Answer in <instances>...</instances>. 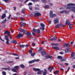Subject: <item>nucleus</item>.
Here are the masks:
<instances>
[{
    "mask_svg": "<svg viewBox=\"0 0 75 75\" xmlns=\"http://www.w3.org/2000/svg\"><path fill=\"white\" fill-rule=\"evenodd\" d=\"M71 24V22L70 21H68V20H67L65 23V25H61V27H65L66 26V25H69Z\"/></svg>",
    "mask_w": 75,
    "mask_h": 75,
    "instance_id": "6",
    "label": "nucleus"
},
{
    "mask_svg": "<svg viewBox=\"0 0 75 75\" xmlns=\"http://www.w3.org/2000/svg\"><path fill=\"white\" fill-rule=\"evenodd\" d=\"M51 45H54L55 46H59V44L58 43H56L55 44L52 43Z\"/></svg>",
    "mask_w": 75,
    "mask_h": 75,
    "instance_id": "24",
    "label": "nucleus"
},
{
    "mask_svg": "<svg viewBox=\"0 0 75 75\" xmlns=\"http://www.w3.org/2000/svg\"><path fill=\"white\" fill-rule=\"evenodd\" d=\"M57 58L58 59H62V57H61V56H58Z\"/></svg>",
    "mask_w": 75,
    "mask_h": 75,
    "instance_id": "35",
    "label": "nucleus"
},
{
    "mask_svg": "<svg viewBox=\"0 0 75 75\" xmlns=\"http://www.w3.org/2000/svg\"><path fill=\"white\" fill-rule=\"evenodd\" d=\"M12 55H14L15 56H18V54H17L13 53L12 54Z\"/></svg>",
    "mask_w": 75,
    "mask_h": 75,
    "instance_id": "42",
    "label": "nucleus"
},
{
    "mask_svg": "<svg viewBox=\"0 0 75 75\" xmlns=\"http://www.w3.org/2000/svg\"><path fill=\"white\" fill-rule=\"evenodd\" d=\"M73 27V25L71 24L69 25V28L70 29H72V28Z\"/></svg>",
    "mask_w": 75,
    "mask_h": 75,
    "instance_id": "34",
    "label": "nucleus"
},
{
    "mask_svg": "<svg viewBox=\"0 0 75 75\" xmlns=\"http://www.w3.org/2000/svg\"><path fill=\"white\" fill-rule=\"evenodd\" d=\"M47 70L46 69H44V71L43 72V75H47Z\"/></svg>",
    "mask_w": 75,
    "mask_h": 75,
    "instance_id": "19",
    "label": "nucleus"
},
{
    "mask_svg": "<svg viewBox=\"0 0 75 75\" xmlns=\"http://www.w3.org/2000/svg\"><path fill=\"white\" fill-rule=\"evenodd\" d=\"M71 6H75V4H71Z\"/></svg>",
    "mask_w": 75,
    "mask_h": 75,
    "instance_id": "49",
    "label": "nucleus"
},
{
    "mask_svg": "<svg viewBox=\"0 0 75 75\" xmlns=\"http://www.w3.org/2000/svg\"><path fill=\"white\" fill-rule=\"evenodd\" d=\"M54 69V67L51 68V69L50 70V72H52V69Z\"/></svg>",
    "mask_w": 75,
    "mask_h": 75,
    "instance_id": "52",
    "label": "nucleus"
},
{
    "mask_svg": "<svg viewBox=\"0 0 75 75\" xmlns=\"http://www.w3.org/2000/svg\"><path fill=\"white\" fill-rule=\"evenodd\" d=\"M70 51L71 49H67L65 51V53H68V52H70Z\"/></svg>",
    "mask_w": 75,
    "mask_h": 75,
    "instance_id": "20",
    "label": "nucleus"
},
{
    "mask_svg": "<svg viewBox=\"0 0 75 75\" xmlns=\"http://www.w3.org/2000/svg\"><path fill=\"white\" fill-rule=\"evenodd\" d=\"M25 46V47L27 48V47H29V45H26Z\"/></svg>",
    "mask_w": 75,
    "mask_h": 75,
    "instance_id": "58",
    "label": "nucleus"
},
{
    "mask_svg": "<svg viewBox=\"0 0 75 75\" xmlns=\"http://www.w3.org/2000/svg\"><path fill=\"white\" fill-rule=\"evenodd\" d=\"M20 67L21 68H25V66L24 64H22L20 65Z\"/></svg>",
    "mask_w": 75,
    "mask_h": 75,
    "instance_id": "33",
    "label": "nucleus"
},
{
    "mask_svg": "<svg viewBox=\"0 0 75 75\" xmlns=\"http://www.w3.org/2000/svg\"><path fill=\"white\" fill-rule=\"evenodd\" d=\"M2 69L4 70H6V68H2Z\"/></svg>",
    "mask_w": 75,
    "mask_h": 75,
    "instance_id": "64",
    "label": "nucleus"
},
{
    "mask_svg": "<svg viewBox=\"0 0 75 75\" xmlns=\"http://www.w3.org/2000/svg\"><path fill=\"white\" fill-rule=\"evenodd\" d=\"M59 22V19L58 18H56L54 20V24H57Z\"/></svg>",
    "mask_w": 75,
    "mask_h": 75,
    "instance_id": "14",
    "label": "nucleus"
},
{
    "mask_svg": "<svg viewBox=\"0 0 75 75\" xmlns=\"http://www.w3.org/2000/svg\"><path fill=\"white\" fill-rule=\"evenodd\" d=\"M33 69L34 70V71H38V72L37 74H41L42 73V71H40V69H39L33 68Z\"/></svg>",
    "mask_w": 75,
    "mask_h": 75,
    "instance_id": "2",
    "label": "nucleus"
},
{
    "mask_svg": "<svg viewBox=\"0 0 75 75\" xmlns=\"http://www.w3.org/2000/svg\"><path fill=\"white\" fill-rule=\"evenodd\" d=\"M4 35L7 34L9 37H10V33L8 30H6L5 31L4 33Z\"/></svg>",
    "mask_w": 75,
    "mask_h": 75,
    "instance_id": "11",
    "label": "nucleus"
},
{
    "mask_svg": "<svg viewBox=\"0 0 75 75\" xmlns=\"http://www.w3.org/2000/svg\"><path fill=\"white\" fill-rule=\"evenodd\" d=\"M6 17V15L5 13H4L3 14V15L1 17V19H4L5 17Z\"/></svg>",
    "mask_w": 75,
    "mask_h": 75,
    "instance_id": "25",
    "label": "nucleus"
},
{
    "mask_svg": "<svg viewBox=\"0 0 75 75\" xmlns=\"http://www.w3.org/2000/svg\"><path fill=\"white\" fill-rule=\"evenodd\" d=\"M32 34L34 35V36H35V33L34 32H32Z\"/></svg>",
    "mask_w": 75,
    "mask_h": 75,
    "instance_id": "63",
    "label": "nucleus"
},
{
    "mask_svg": "<svg viewBox=\"0 0 75 75\" xmlns=\"http://www.w3.org/2000/svg\"><path fill=\"white\" fill-rule=\"evenodd\" d=\"M24 11H25V10L24 9H23L22 10V13L23 14H25Z\"/></svg>",
    "mask_w": 75,
    "mask_h": 75,
    "instance_id": "45",
    "label": "nucleus"
},
{
    "mask_svg": "<svg viewBox=\"0 0 75 75\" xmlns=\"http://www.w3.org/2000/svg\"><path fill=\"white\" fill-rule=\"evenodd\" d=\"M69 69H70V67H69L67 70L66 71V73H67V72H68L69 71Z\"/></svg>",
    "mask_w": 75,
    "mask_h": 75,
    "instance_id": "53",
    "label": "nucleus"
},
{
    "mask_svg": "<svg viewBox=\"0 0 75 75\" xmlns=\"http://www.w3.org/2000/svg\"><path fill=\"white\" fill-rule=\"evenodd\" d=\"M40 26L41 27L40 28V30H42L43 31H44L45 30V25L43 23H40Z\"/></svg>",
    "mask_w": 75,
    "mask_h": 75,
    "instance_id": "7",
    "label": "nucleus"
},
{
    "mask_svg": "<svg viewBox=\"0 0 75 75\" xmlns=\"http://www.w3.org/2000/svg\"><path fill=\"white\" fill-rule=\"evenodd\" d=\"M50 17L51 18H53L54 17H57V15L55 14H53V11H51L50 13Z\"/></svg>",
    "mask_w": 75,
    "mask_h": 75,
    "instance_id": "4",
    "label": "nucleus"
},
{
    "mask_svg": "<svg viewBox=\"0 0 75 75\" xmlns=\"http://www.w3.org/2000/svg\"><path fill=\"white\" fill-rule=\"evenodd\" d=\"M13 61H9L6 62V63L7 64H10V63H13Z\"/></svg>",
    "mask_w": 75,
    "mask_h": 75,
    "instance_id": "36",
    "label": "nucleus"
},
{
    "mask_svg": "<svg viewBox=\"0 0 75 75\" xmlns=\"http://www.w3.org/2000/svg\"><path fill=\"white\" fill-rule=\"evenodd\" d=\"M45 8H50V6L48 5H46L44 7Z\"/></svg>",
    "mask_w": 75,
    "mask_h": 75,
    "instance_id": "31",
    "label": "nucleus"
},
{
    "mask_svg": "<svg viewBox=\"0 0 75 75\" xmlns=\"http://www.w3.org/2000/svg\"><path fill=\"white\" fill-rule=\"evenodd\" d=\"M26 34L28 36V38H31V33L30 32H27Z\"/></svg>",
    "mask_w": 75,
    "mask_h": 75,
    "instance_id": "13",
    "label": "nucleus"
},
{
    "mask_svg": "<svg viewBox=\"0 0 75 75\" xmlns=\"http://www.w3.org/2000/svg\"><path fill=\"white\" fill-rule=\"evenodd\" d=\"M32 45H33L34 47L35 46V43H32Z\"/></svg>",
    "mask_w": 75,
    "mask_h": 75,
    "instance_id": "60",
    "label": "nucleus"
},
{
    "mask_svg": "<svg viewBox=\"0 0 75 75\" xmlns=\"http://www.w3.org/2000/svg\"><path fill=\"white\" fill-rule=\"evenodd\" d=\"M41 54L42 55H45L47 54V52L45 51H42L41 52Z\"/></svg>",
    "mask_w": 75,
    "mask_h": 75,
    "instance_id": "17",
    "label": "nucleus"
},
{
    "mask_svg": "<svg viewBox=\"0 0 75 75\" xmlns=\"http://www.w3.org/2000/svg\"><path fill=\"white\" fill-rule=\"evenodd\" d=\"M35 10H39V8L35 7Z\"/></svg>",
    "mask_w": 75,
    "mask_h": 75,
    "instance_id": "61",
    "label": "nucleus"
},
{
    "mask_svg": "<svg viewBox=\"0 0 75 75\" xmlns=\"http://www.w3.org/2000/svg\"><path fill=\"white\" fill-rule=\"evenodd\" d=\"M42 47H40L38 50V51H42Z\"/></svg>",
    "mask_w": 75,
    "mask_h": 75,
    "instance_id": "43",
    "label": "nucleus"
},
{
    "mask_svg": "<svg viewBox=\"0 0 75 75\" xmlns=\"http://www.w3.org/2000/svg\"><path fill=\"white\" fill-rule=\"evenodd\" d=\"M69 12H70L69 11H67V10H64L60 12V13H65L66 14H68L69 13Z\"/></svg>",
    "mask_w": 75,
    "mask_h": 75,
    "instance_id": "8",
    "label": "nucleus"
},
{
    "mask_svg": "<svg viewBox=\"0 0 75 75\" xmlns=\"http://www.w3.org/2000/svg\"><path fill=\"white\" fill-rule=\"evenodd\" d=\"M11 42L12 44L14 43V44H17V42L15 40H12L11 41Z\"/></svg>",
    "mask_w": 75,
    "mask_h": 75,
    "instance_id": "27",
    "label": "nucleus"
},
{
    "mask_svg": "<svg viewBox=\"0 0 75 75\" xmlns=\"http://www.w3.org/2000/svg\"><path fill=\"white\" fill-rule=\"evenodd\" d=\"M16 14L17 16L20 15V13H19V12H17L16 13Z\"/></svg>",
    "mask_w": 75,
    "mask_h": 75,
    "instance_id": "59",
    "label": "nucleus"
},
{
    "mask_svg": "<svg viewBox=\"0 0 75 75\" xmlns=\"http://www.w3.org/2000/svg\"><path fill=\"white\" fill-rule=\"evenodd\" d=\"M35 55V53H32V54H31V56H32V57H34V56Z\"/></svg>",
    "mask_w": 75,
    "mask_h": 75,
    "instance_id": "37",
    "label": "nucleus"
},
{
    "mask_svg": "<svg viewBox=\"0 0 75 75\" xmlns=\"http://www.w3.org/2000/svg\"><path fill=\"white\" fill-rule=\"evenodd\" d=\"M71 57H73V59H75V53L72 52L71 54Z\"/></svg>",
    "mask_w": 75,
    "mask_h": 75,
    "instance_id": "15",
    "label": "nucleus"
},
{
    "mask_svg": "<svg viewBox=\"0 0 75 75\" xmlns=\"http://www.w3.org/2000/svg\"><path fill=\"white\" fill-rule=\"evenodd\" d=\"M66 9H69L70 11L72 10L73 12L75 13V7L67 6L66 7Z\"/></svg>",
    "mask_w": 75,
    "mask_h": 75,
    "instance_id": "1",
    "label": "nucleus"
},
{
    "mask_svg": "<svg viewBox=\"0 0 75 75\" xmlns=\"http://www.w3.org/2000/svg\"><path fill=\"white\" fill-rule=\"evenodd\" d=\"M62 23H61L60 24H57L56 26H55V27L57 28H59V27H61V25H62Z\"/></svg>",
    "mask_w": 75,
    "mask_h": 75,
    "instance_id": "16",
    "label": "nucleus"
},
{
    "mask_svg": "<svg viewBox=\"0 0 75 75\" xmlns=\"http://www.w3.org/2000/svg\"><path fill=\"white\" fill-rule=\"evenodd\" d=\"M69 69H70V67H69L67 70L66 71V73H67V72H68L69 71Z\"/></svg>",
    "mask_w": 75,
    "mask_h": 75,
    "instance_id": "54",
    "label": "nucleus"
},
{
    "mask_svg": "<svg viewBox=\"0 0 75 75\" xmlns=\"http://www.w3.org/2000/svg\"><path fill=\"white\" fill-rule=\"evenodd\" d=\"M6 70H10V68L9 67H8V68H6Z\"/></svg>",
    "mask_w": 75,
    "mask_h": 75,
    "instance_id": "51",
    "label": "nucleus"
},
{
    "mask_svg": "<svg viewBox=\"0 0 75 75\" xmlns=\"http://www.w3.org/2000/svg\"><path fill=\"white\" fill-rule=\"evenodd\" d=\"M24 35V34L20 33V32H19V34L16 37L18 38H21V37H23Z\"/></svg>",
    "mask_w": 75,
    "mask_h": 75,
    "instance_id": "9",
    "label": "nucleus"
},
{
    "mask_svg": "<svg viewBox=\"0 0 75 75\" xmlns=\"http://www.w3.org/2000/svg\"><path fill=\"white\" fill-rule=\"evenodd\" d=\"M5 40H6V43L7 45H10V43H9V39H8V35H6L5 36Z\"/></svg>",
    "mask_w": 75,
    "mask_h": 75,
    "instance_id": "5",
    "label": "nucleus"
},
{
    "mask_svg": "<svg viewBox=\"0 0 75 75\" xmlns=\"http://www.w3.org/2000/svg\"><path fill=\"white\" fill-rule=\"evenodd\" d=\"M53 39L54 40H57V37L55 36L53 37Z\"/></svg>",
    "mask_w": 75,
    "mask_h": 75,
    "instance_id": "38",
    "label": "nucleus"
},
{
    "mask_svg": "<svg viewBox=\"0 0 75 75\" xmlns=\"http://www.w3.org/2000/svg\"><path fill=\"white\" fill-rule=\"evenodd\" d=\"M67 6H71V4H68L67 5Z\"/></svg>",
    "mask_w": 75,
    "mask_h": 75,
    "instance_id": "62",
    "label": "nucleus"
},
{
    "mask_svg": "<svg viewBox=\"0 0 75 75\" xmlns=\"http://www.w3.org/2000/svg\"><path fill=\"white\" fill-rule=\"evenodd\" d=\"M20 30L21 32H23V33H25V32H26V30L24 29H20Z\"/></svg>",
    "mask_w": 75,
    "mask_h": 75,
    "instance_id": "28",
    "label": "nucleus"
},
{
    "mask_svg": "<svg viewBox=\"0 0 75 75\" xmlns=\"http://www.w3.org/2000/svg\"><path fill=\"white\" fill-rule=\"evenodd\" d=\"M25 25V23H23L22 21L21 22V27Z\"/></svg>",
    "mask_w": 75,
    "mask_h": 75,
    "instance_id": "21",
    "label": "nucleus"
},
{
    "mask_svg": "<svg viewBox=\"0 0 75 75\" xmlns=\"http://www.w3.org/2000/svg\"><path fill=\"white\" fill-rule=\"evenodd\" d=\"M35 61H36V60L35 59L31 61H29L28 62L29 64H33V63H34L35 62Z\"/></svg>",
    "mask_w": 75,
    "mask_h": 75,
    "instance_id": "23",
    "label": "nucleus"
},
{
    "mask_svg": "<svg viewBox=\"0 0 75 75\" xmlns=\"http://www.w3.org/2000/svg\"><path fill=\"white\" fill-rule=\"evenodd\" d=\"M50 69H51V67H49L48 68V70H49V71H50Z\"/></svg>",
    "mask_w": 75,
    "mask_h": 75,
    "instance_id": "44",
    "label": "nucleus"
},
{
    "mask_svg": "<svg viewBox=\"0 0 75 75\" xmlns=\"http://www.w3.org/2000/svg\"><path fill=\"white\" fill-rule=\"evenodd\" d=\"M33 30L34 33H37L38 34L40 33V30L35 29V28H33Z\"/></svg>",
    "mask_w": 75,
    "mask_h": 75,
    "instance_id": "10",
    "label": "nucleus"
},
{
    "mask_svg": "<svg viewBox=\"0 0 75 75\" xmlns=\"http://www.w3.org/2000/svg\"><path fill=\"white\" fill-rule=\"evenodd\" d=\"M63 47H67V48H69V47H70V46L68 45V44L66 43L64 44Z\"/></svg>",
    "mask_w": 75,
    "mask_h": 75,
    "instance_id": "18",
    "label": "nucleus"
},
{
    "mask_svg": "<svg viewBox=\"0 0 75 75\" xmlns=\"http://www.w3.org/2000/svg\"><path fill=\"white\" fill-rule=\"evenodd\" d=\"M60 61L61 62H63L64 61H66V58H64V59H60Z\"/></svg>",
    "mask_w": 75,
    "mask_h": 75,
    "instance_id": "30",
    "label": "nucleus"
},
{
    "mask_svg": "<svg viewBox=\"0 0 75 75\" xmlns=\"http://www.w3.org/2000/svg\"><path fill=\"white\" fill-rule=\"evenodd\" d=\"M3 1H4L5 2H8V1L9 0H2Z\"/></svg>",
    "mask_w": 75,
    "mask_h": 75,
    "instance_id": "57",
    "label": "nucleus"
},
{
    "mask_svg": "<svg viewBox=\"0 0 75 75\" xmlns=\"http://www.w3.org/2000/svg\"><path fill=\"white\" fill-rule=\"evenodd\" d=\"M23 21H24V18L22 17H21L20 18Z\"/></svg>",
    "mask_w": 75,
    "mask_h": 75,
    "instance_id": "55",
    "label": "nucleus"
},
{
    "mask_svg": "<svg viewBox=\"0 0 75 75\" xmlns=\"http://www.w3.org/2000/svg\"><path fill=\"white\" fill-rule=\"evenodd\" d=\"M28 6H31L32 5H33V4L32 3L30 2L28 4Z\"/></svg>",
    "mask_w": 75,
    "mask_h": 75,
    "instance_id": "50",
    "label": "nucleus"
},
{
    "mask_svg": "<svg viewBox=\"0 0 75 75\" xmlns=\"http://www.w3.org/2000/svg\"><path fill=\"white\" fill-rule=\"evenodd\" d=\"M52 56H49V58H50V59H52Z\"/></svg>",
    "mask_w": 75,
    "mask_h": 75,
    "instance_id": "56",
    "label": "nucleus"
},
{
    "mask_svg": "<svg viewBox=\"0 0 75 75\" xmlns=\"http://www.w3.org/2000/svg\"><path fill=\"white\" fill-rule=\"evenodd\" d=\"M20 47H21V48H23L25 47V45H20Z\"/></svg>",
    "mask_w": 75,
    "mask_h": 75,
    "instance_id": "32",
    "label": "nucleus"
},
{
    "mask_svg": "<svg viewBox=\"0 0 75 75\" xmlns=\"http://www.w3.org/2000/svg\"><path fill=\"white\" fill-rule=\"evenodd\" d=\"M41 13L38 12L35 14L34 15V17H39V16H41Z\"/></svg>",
    "mask_w": 75,
    "mask_h": 75,
    "instance_id": "12",
    "label": "nucleus"
},
{
    "mask_svg": "<svg viewBox=\"0 0 75 75\" xmlns=\"http://www.w3.org/2000/svg\"><path fill=\"white\" fill-rule=\"evenodd\" d=\"M54 75H57V74H58L59 73V70H56L54 71Z\"/></svg>",
    "mask_w": 75,
    "mask_h": 75,
    "instance_id": "22",
    "label": "nucleus"
},
{
    "mask_svg": "<svg viewBox=\"0 0 75 75\" xmlns=\"http://www.w3.org/2000/svg\"><path fill=\"white\" fill-rule=\"evenodd\" d=\"M6 21L7 19H6V18H5L4 20L1 22V24H4V23H6Z\"/></svg>",
    "mask_w": 75,
    "mask_h": 75,
    "instance_id": "29",
    "label": "nucleus"
},
{
    "mask_svg": "<svg viewBox=\"0 0 75 75\" xmlns=\"http://www.w3.org/2000/svg\"><path fill=\"white\" fill-rule=\"evenodd\" d=\"M45 57L46 58H47V59H48V58H49V56L47 55V56H45Z\"/></svg>",
    "mask_w": 75,
    "mask_h": 75,
    "instance_id": "41",
    "label": "nucleus"
},
{
    "mask_svg": "<svg viewBox=\"0 0 75 75\" xmlns=\"http://www.w3.org/2000/svg\"><path fill=\"white\" fill-rule=\"evenodd\" d=\"M11 15L10 14L8 18V19L9 20V19H10V17H11Z\"/></svg>",
    "mask_w": 75,
    "mask_h": 75,
    "instance_id": "46",
    "label": "nucleus"
},
{
    "mask_svg": "<svg viewBox=\"0 0 75 75\" xmlns=\"http://www.w3.org/2000/svg\"><path fill=\"white\" fill-rule=\"evenodd\" d=\"M47 1H46L45 0H43L42 1V2L43 3H47Z\"/></svg>",
    "mask_w": 75,
    "mask_h": 75,
    "instance_id": "39",
    "label": "nucleus"
},
{
    "mask_svg": "<svg viewBox=\"0 0 75 75\" xmlns=\"http://www.w3.org/2000/svg\"><path fill=\"white\" fill-rule=\"evenodd\" d=\"M3 75H6V72L5 71H3Z\"/></svg>",
    "mask_w": 75,
    "mask_h": 75,
    "instance_id": "47",
    "label": "nucleus"
},
{
    "mask_svg": "<svg viewBox=\"0 0 75 75\" xmlns=\"http://www.w3.org/2000/svg\"><path fill=\"white\" fill-rule=\"evenodd\" d=\"M29 8L30 10H33V6H29Z\"/></svg>",
    "mask_w": 75,
    "mask_h": 75,
    "instance_id": "40",
    "label": "nucleus"
},
{
    "mask_svg": "<svg viewBox=\"0 0 75 75\" xmlns=\"http://www.w3.org/2000/svg\"><path fill=\"white\" fill-rule=\"evenodd\" d=\"M19 68H20V67L19 66H15L14 68L12 69L11 70L12 71L14 72H17V70H18Z\"/></svg>",
    "mask_w": 75,
    "mask_h": 75,
    "instance_id": "3",
    "label": "nucleus"
},
{
    "mask_svg": "<svg viewBox=\"0 0 75 75\" xmlns=\"http://www.w3.org/2000/svg\"><path fill=\"white\" fill-rule=\"evenodd\" d=\"M52 48H53L54 49V50H58L59 49V47H57V46L55 47L52 46Z\"/></svg>",
    "mask_w": 75,
    "mask_h": 75,
    "instance_id": "26",
    "label": "nucleus"
},
{
    "mask_svg": "<svg viewBox=\"0 0 75 75\" xmlns=\"http://www.w3.org/2000/svg\"><path fill=\"white\" fill-rule=\"evenodd\" d=\"M29 52L30 54H31L33 53V51L31 50H30L29 51Z\"/></svg>",
    "mask_w": 75,
    "mask_h": 75,
    "instance_id": "48",
    "label": "nucleus"
}]
</instances>
